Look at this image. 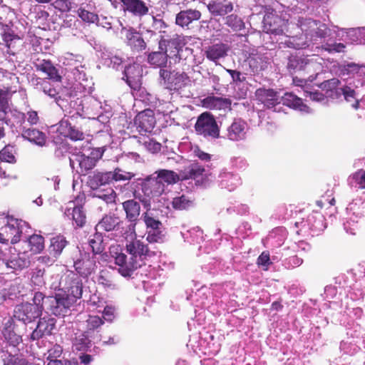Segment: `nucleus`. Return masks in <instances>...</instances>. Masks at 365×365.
Segmentation results:
<instances>
[{
  "label": "nucleus",
  "mask_w": 365,
  "mask_h": 365,
  "mask_svg": "<svg viewBox=\"0 0 365 365\" xmlns=\"http://www.w3.org/2000/svg\"><path fill=\"white\" fill-rule=\"evenodd\" d=\"M298 25L303 33L300 36H284L285 21L274 13H267L263 18V31L267 34L279 36L277 41L280 46L294 49H303L309 45L308 41L313 43L325 40L331 36V30L326 24L310 18H300Z\"/></svg>",
  "instance_id": "1"
},
{
  "label": "nucleus",
  "mask_w": 365,
  "mask_h": 365,
  "mask_svg": "<svg viewBox=\"0 0 365 365\" xmlns=\"http://www.w3.org/2000/svg\"><path fill=\"white\" fill-rule=\"evenodd\" d=\"M125 250L129 255L119 253L115 258V264L118 266V272L124 277H130L134 271L144 264L148 257L155 255L153 251L150 250L147 244L142 239L136 237L134 225H128L125 232Z\"/></svg>",
  "instance_id": "2"
},
{
  "label": "nucleus",
  "mask_w": 365,
  "mask_h": 365,
  "mask_svg": "<svg viewBox=\"0 0 365 365\" xmlns=\"http://www.w3.org/2000/svg\"><path fill=\"white\" fill-rule=\"evenodd\" d=\"M361 68L354 63L341 64L339 67V78H331L324 81L325 87L330 90H336L339 96H343L344 98L351 103L355 109L361 108L362 101L359 99V93L356 90L359 86H363L364 82L359 78L361 76Z\"/></svg>",
  "instance_id": "3"
},
{
  "label": "nucleus",
  "mask_w": 365,
  "mask_h": 365,
  "mask_svg": "<svg viewBox=\"0 0 365 365\" xmlns=\"http://www.w3.org/2000/svg\"><path fill=\"white\" fill-rule=\"evenodd\" d=\"M61 98L64 101L65 106L59 107L70 114L73 112V113L67 118H63L56 125V133L74 141L83 140L85 136L83 132L73 125V123L76 116L81 117L82 115L81 108H83L84 98L83 99L78 98L77 92L71 88H63Z\"/></svg>",
  "instance_id": "4"
},
{
  "label": "nucleus",
  "mask_w": 365,
  "mask_h": 365,
  "mask_svg": "<svg viewBox=\"0 0 365 365\" xmlns=\"http://www.w3.org/2000/svg\"><path fill=\"white\" fill-rule=\"evenodd\" d=\"M322 65L317 62L316 59L308 55H291L287 59V69L290 74L298 72H306L311 73L307 78H299L298 77L293 78V83L301 87H304L307 82H312L316 79L320 71H322Z\"/></svg>",
  "instance_id": "5"
},
{
  "label": "nucleus",
  "mask_w": 365,
  "mask_h": 365,
  "mask_svg": "<svg viewBox=\"0 0 365 365\" xmlns=\"http://www.w3.org/2000/svg\"><path fill=\"white\" fill-rule=\"evenodd\" d=\"M102 155L100 149H92L88 154L82 152L73 153L69 157L70 166L73 172L84 175L96 166Z\"/></svg>",
  "instance_id": "6"
},
{
  "label": "nucleus",
  "mask_w": 365,
  "mask_h": 365,
  "mask_svg": "<svg viewBox=\"0 0 365 365\" xmlns=\"http://www.w3.org/2000/svg\"><path fill=\"white\" fill-rule=\"evenodd\" d=\"M365 219V200L354 199L346 207V217L344 229L346 233L354 235L358 228V223Z\"/></svg>",
  "instance_id": "7"
},
{
  "label": "nucleus",
  "mask_w": 365,
  "mask_h": 365,
  "mask_svg": "<svg viewBox=\"0 0 365 365\" xmlns=\"http://www.w3.org/2000/svg\"><path fill=\"white\" fill-rule=\"evenodd\" d=\"M195 129L197 135L208 140L220 137V128L214 116L207 112L200 114L195 123Z\"/></svg>",
  "instance_id": "8"
},
{
  "label": "nucleus",
  "mask_w": 365,
  "mask_h": 365,
  "mask_svg": "<svg viewBox=\"0 0 365 365\" xmlns=\"http://www.w3.org/2000/svg\"><path fill=\"white\" fill-rule=\"evenodd\" d=\"M46 302H48L47 309L50 313L56 317L68 315L71 312L72 307L76 304L63 292L56 293L54 296H48L46 298Z\"/></svg>",
  "instance_id": "9"
},
{
  "label": "nucleus",
  "mask_w": 365,
  "mask_h": 365,
  "mask_svg": "<svg viewBox=\"0 0 365 365\" xmlns=\"http://www.w3.org/2000/svg\"><path fill=\"white\" fill-rule=\"evenodd\" d=\"M50 81L47 78L33 76L30 83L36 91L43 93L51 99H53L58 106H65L64 101L61 98L63 88L56 86Z\"/></svg>",
  "instance_id": "10"
},
{
  "label": "nucleus",
  "mask_w": 365,
  "mask_h": 365,
  "mask_svg": "<svg viewBox=\"0 0 365 365\" xmlns=\"http://www.w3.org/2000/svg\"><path fill=\"white\" fill-rule=\"evenodd\" d=\"M295 226L299 228L301 232H309L312 235H319L327 227L324 215L319 212H313L306 219L296 222Z\"/></svg>",
  "instance_id": "11"
},
{
  "label": "nucleus",
  "mask_w": 365,
  "mask_h": 365,
  "mask_svg": "<svg viewBox=\"0 0 365 365\" xmlns=\"http://www.w3.org/2000/svg\"><path fill=\"white\" fill-rule=\"evenodd\" d=\"M6 223L2 227L5 236L10 239L11 244H16L20 240L21 235L29 228V224L13 216L6 215L5 217Z\"/></svg>",
  "instance_id": "12"
},
{
  "label": "nucleus",
  "mask_w": 365,
  "mask_h": 365,
  "mask_svg": "<svg viewBox=\"0 0 365 365\" xmlns=\"http://www.w3.org/2000/svg\"><path fill=\"white\" fill-rule=\"evenodd\" d=\"M205 170L198 163H192L180 172V180H194L195 185L205 187L210 183L209 176L205 173Z\"/></svg>",
  "instance_id": "13"
},
{
  "label": "nucleus",
  "mask_w": 365,
  "mask_h": 365,
  "mask_svg": "<svg viewBox=\"0 0 365 365\" xmlns=\"http://www.w3.org/2000/svg\"><path fill=\"white\" fill-rule=\"evenodd\" d=\"M63 292L76 303L82 297L83 282L78 274L71 272L65 277Z\"/></svg>",
  "instance_id": "14"
},
{
  "label": "nucleus",
  "mask_w": 365,
  "mask_h": 365,
  "mask_svg": "<svg viewBox=\"0 0 365 365\" xmlns=\"http://www.w3.org/2000/svg\"><path fill=\"white\" fill-rule=\"evenodd\" d=\"M165 185L155 176V173L147 176L142 182V191L143 196L140 197H148L155 202V198L165 192Z\"/></svg>",
  "instance_id": "15"
},
{
  "label": "nucleus",
  "mask_w": 365,
  "mask_h": 365,
  "mask_svg": "<svg viewBox=\"0 0 365 365\" xmlns=\"http://www.w3.org/2000/svg\"><path fill=\"white\" fill-rule=\"evenodd\" d=\"M42 314L36 306H32L29 302L21 303L16 306L14 317L25 324L34 322Z\"/></svg>",
  "instance_id": "16"
},
{
  "label": "nucleus",
  "mask_w": 365,
  "mask_h": 365,
  "mask_svg": "<svg viewBox=\"0 0 365 365\" xmlns=\"http://www.w3.org/2000/svg\"><path fill=\"white\" fill-rule=\"evenodd\" d=\"M56 319L49 316L40 318L36 329L30 334V340L38 341L51 336L56 326Z\"/></svg>",
  "instance_id": "17"
},
{
  "label": "nucleus",
  "mask_w": 365,
  "mask_h": 365,
  "mask_svg": "<svg viewBox=\"0 0 365 365\" xmlns=\"http://www.w3.org/2000/svg\"><path fill=\"white\" fill-rule=\"evenodd\" d=\"M142 68L138 63H129L125 66L123 79L133 90H137L140 86V79L142 77Z\"/></svg>",
  "instance_id": "18"
},
{
  "label": "nucleus",
  "mask_w": 365,
  "mask_h": 365,
  "mask_svg": "<svg viewBox=\"0 0 365 365\" xmlns=\"http://www.w3.org/2000/svg\"><path fill=\"white\" fill-rule=\"evenodd\" d=\"M159 48L164 52H166L168 57L174 58L175 61L180 60L182 58L183 43L178 38H173L169 40H160Z\"/></svg>",
  "instance_id": "19"
},
{
  "label": "nucleus",
  "mask_w": 365,
  "mask_h": 365,
  "mask_svg": "<svg viewBox=\"0 0 365 365\" xmlns=\"http://www.w3.org/2000/svg\"><path fill=\"white\" fill-rule=\"evenodd\" d=\"M99 341L90 337L89 334L80 331L75 334L72 349L73 351L91 352L93 348L96 349L94 344Z\"/></svg>",
  "instance_id": "20"
},
{
  "label": "nucleus",
  "mask_w": 365,
  "mask_h": 365,
  "mask_svg": "<svg viewBox=\"0 0 365 365\" xmlns=\"http://www.w3.org/2000/svg\"><path fill=\"white\" fill-rule=\"evenodd\" d=\"M14 322L12 318L9 317L4 319L1 334L10 349L19 347L21 344V336L16 334L14 331Z\"/></svg>",
  "instance_id": "21"
},
{
  "label": "nucleus",
  "mask_w": 365,
  "mask_h": 365,
  "mask_svg": "<svg viewBox=\"0 0 365 365\" xmlns=\"http://www.w3.org/2000/svg\"><path fill=\"white\" fill-rule=\"evenodd\" d=\"M81 117L96 119L103 113L101 102L93 96H85Z\"/></svg>",
  "instance_id": "22"
},
{
  "label": "nucleus",
  "mask_w": 365,
  "mask_h": 365,
  "mask_svg": "<svg viewBox=\"0 0 365 365\" xmlns=\"http://www.w3.org/2000/svg\"><path fill=\"white\" fill-rule=\"evenodd\" d=\"M206 6L208 11L213 17H224L231 13L234 9L231 0H209Z\"/></svg>",
  "instance_id": "23"
},
{
  "label": "nucleus",
  "mask_w": 365,
  "mask_h": 365,
  "mask_svg": "<svg viewBox=\"0 0 365 365\" xmlns=\"http://www.w3.org/2000/svg\"><path fill=\"white\" fill-rule=\"evenodd\" d=\"M124 13H129L133 16L141 18L148 14L149 6L143 0H123Z\"/></svg>",
  "instance_id": "24"
},
{
  "label": "nucleus",
  "mask_w": 365,
  "mask_h": 365,
  "mask_svg": "<svg viewBox=\"0 0 365 365\" xmlns=\"http://www.w3.org/2000/svg\"><path fill=\"white\" fill-rule=\"evenodd\" d=\"M247 129V124L245 120L235 119L227 129V138L232 141L243 140L246 138Z\"/></svg>",
  "instance_id": "25"
},
{
  "label": "nucleus",
  "mask_w": 365,
  "mask_h": 365,
  "mask_svg": "<svg viewBox=\"0 0 365 365\" xmlns=\"http://www.w3.org/2000/svg\"><path fill=\"white\" fill-rule=\"evenodd\" d=\"M257 100L269 109L274 108L276 111V106L279 104V97L277 93L273 89L258 88L255 92Z\"/></svg>",
  "instance_id": "26"
},
{
  "label": "nucleus",
  "mask_w": 365,
  "mask_h": 365,
  "mask_svg": "<svg viewBox=\"0 0 365 365\" xmlns=\"http://www.w3.org/2000/svg\"><path fill=\"white\" fill-rule=\"evenodd\" d=\"M2 262L11 272L22 270L28 267L30 264V261L24 253L14 254L9 257H5L2 259Z\"/></svg>",
  "instance_id": "27"
},
{
  "label": "nucleus",
  "mask_w": 365,
  "mask_h": 365,
  "mask_svg": "<svg viewBox=\"0 0 365 365\" xmlns=\"http://www.w3.org/2000/svg\"><path fill=\"white\" fill-rule=\"evenodd\" d=\"M135 124L140 132L150 133L155 125V118L151 110H145L135 118Z\"/></svg>",
  "instance_id": "28"
},
{
  "label": "nucleus",
  "mask_w": 365,
  "mask_h": 365,
  "mask_svg": "<svg viewBox=\"0 0 365 365\" xmlns=\"http://www.w3.org/2000/svg\"><path fill=\"white\" fill-rule=\"evenodd\" d=\"M125 43L134 52L143 51L147 46L142 34L133 28L126 31Z\"/></svg>",
  "instance_id": "29"
},
{
  "label": "nucleus",
  "mask_w": 365,
  "mask_h": 365,
  "mask_svg": "<svg viewBox=\"0 0 365 365\" xmlns=\"http://www.w3.org/2000/svg\"><path fill=\"white\" fill-rule=\"evenodd\" d=\"M201 16V12L197 9L182 10L176 14L175 24L182 28H188L193 21H198Z\"/></svg>",
  "instance_id": "30"
},
{
  "label": "nucleus",
  "mask_w": 365,
  "mask_h": 365,
  "mask_svg": "<svg viewBox=\"0 0 365 365\" xmlns=\"http://www.w3.org/2000/svg\"><path fill=\"white\" fill-rule=\"evenodd\" d=\"M123 208L125 212L126 219L130 222L129 225H133L134 229H135V225L137 222L139 220V216L140 214V206L139 202L135 200H128L123 202Z\"/></svg>",
  "instance_id": "31"
},
{
  "label": "nucleus",
  "mask_w": 365,
  "mask_h": 365,
  "mask_svg": "<svg viewBox=\"0 0 365 365\" xmlns=\"http://www.w3.org/2000/svg\"><path fill=\"white\" fill-rule=\"evenodd\" d=\"M73 207H66L64 215L73 220V224L76 227H82L86 222V216L81 205H75L74 202H70Z\"/></svg>",
  "instance_id": "32"
},
{
  "label": "nucleus",
  "mask_w": 365,
  "mask_h": 365,
  "mask_svg": "<svg viewBox=\"0 0 365 365\" xmlns=\"http://www.w3.org/2000/svg\"><path fill=\"white\" fill-rule=\"evenodd\" d=\"M218 182L222 189L231 192L241 184V179L237 174L225 171L219 175Z\"/></svg>",
  "instance_id": "33"
},
{
  "label": "nucleus",
  "mask_w": 365,
  "mask_h": 365,
  "mask_svg": "<svg viewBox=\"0 0 365 365\" xmlns=\"http://www.w3.org/2000/svg\"><path fill=\"white\" fill-rule=\"evenodd\" d=\"M113 175L109 172H95L89 176L88 184L92 190H98L102 185H108L113 182Z\"/></svg>",
  "instance_id": "34"
},
{
  "label": "nucleus",
  "mask_w": 365,
  "mask_h": 365,
  "mask_svg": "<svg viewBox=\"0 0 365 365\" xmlns=\"http://www.w3.org/2000/svg\"><path fill=\"white\" fill-rule=\"evenodd\" d=\"M121 221L114 215H106L96 225V231L103 235V232H110L118 228Z\"/></svg>",
  "instance_id": "35"
},
{
  "label": "nucleus",
  "mask_w": 365,
  "mask_h": 365,
  "mask_svg": "<svg viewBox=\"0 0 365 365\" xmlns=\"http://www.w3.org/2000/svg\"><path fill=\"white\" fill-rule=\"evenodd\" d=\"M37 71H42L48 76L47 79L53 82H61L62 77L58 73V69L53 66L51 61L42 60L35 63Z\"/></svg>",
  "instance_id": "36"
},
{
  "label": "nucleus",
  "mask_w": 365,
  "mask_h": 365,
  "mask_svg": "<svg viewBox=\"0 0 365 365\" xmlns=\"http://www.w3.org/2000/svg\"><path fill=\"white\" fill-rule=\"evenodd\" d=\"M73 266L78 275L83 278L90 276L96 268V261L90 258L78 259Z\"/></svg>",
  "instance_id": "37"
},
{
  "label": "nucleus",
  "mask_w": 365,
  "mask_h": 365,
  "mask_svg": "<svg viewBox=\"0 0 365 365\" xmlns=\"http://www.w3.org/2000/svg\"><path fill=\"white\" fill-rule=\"evenodd\" d=\"M85 323L86 330L83 332L89 334L92 339L101 341V335L98 329L103 324V319L98 316H89Z\"/></svg>",
  "instance_id": "38"
},
{
  "label": "nucleus",
  "mask_w": 365,
  "mask_h": 365,
  "mask_svg": "<svg viewBox=\"0 0 365 365\" xmlns=\"http://www.w3.org/2000/svg\"><path fill=\"white\" fill-rule=\"evenodd\" d=\"M228 46L224 43H215L205 50L206 58L217 64V61L227 56Z\"/></svg>",
  "instance_id": "39"
},
{
  "label": "nucleus",
  "mask_w": 365,
  "mask_h": 365,
  "mask_svg": "<svg viewBox=\"0 0 365 365\" xmlns=\"http://www.w3.org/2000/svg\"><path fill=\"white\" fill-rule=\"evenodd\" d=\"M283 105L298 110L303 113H309L310 108L303 103L302 98L297 97L292 93H286L282 97Z\"/></svg>",
  "instance_id": "40"
},
{
  "label": "nucleus",
  "mask_w": 365,
  "mask_h": 365,
  "mask_svg": "<svg viewBox=\"0 0 365 365\" xmlns=\"http://www.w3.org/2000/svg\"><path fill=\"white\" fill-rule=\"evenodd\" d=\"M168 55L166 52L160 50V51H153L148 55V64L155 68L160 70L167 68Z\"/></svg>",
  "instance_id": "41"
},
{
  "label": "nucleus",
  "mask_w": 365,
  "mask_h": 365,
  "mask_svg": "<svg viewBox=\"0 0 365 365\" xmlns=\"http://www.w3.org/2000/svg\"><path fill=\"white\" fill-rule=\"evenodd\" d=\"M11 94L8 91L0 90V121L9 124L8 113L11 111L9 101Z\"/></svg>",
  "instance_id": "42"
},
{
  "label": "nucleus",
  "mask_w": 365,
  "mask_h": 365,
  "mask_svg": "<svg viewBox=\"0 0 365 365\" xmlns=\"http://www.w3.org/2000/svg\"><path fill=\"white\" fill-rule=\"evenodd\" d=\"M14 349H10L9 344L6 343V341L0 340V358L4 362V365H6V361H12L13 359H20L24 357L19 354L20 349L19 347H15Z\"/></svg>",
  "instance_id": "43"
},
{
  "label": "nucleus",
  "mask_w": 365,
  "mask_h": 365,
  "mask_svg": "<svg viewBox=\"0 0 365 365\" xmlns=\"http://www.w3.org/2000/svg\"><path fill=\"white\" fill-rule=\"evenodd\" d=\"M154 173L155 176L163 182V185H165V187L169 185H173L180 180V173L178 174L173 170L161 169Z\"/></svg>",
  "instance_id": "44"
},
{
  "label": "nucleus",
  "mask_w": 365,
  "mask_h": 365,
  "mask_svg": "<svg viewBox=\"0 0 365 365\" xmlns=\"http://www.w3.org/2000/svg\"><path fill=\"white\" fill-rule=\"evenodd\" d=\"M252 71L255 73L264 70L267 65V58L261 53L252 54L247 58Z\"/></svg>",
  "instance_id": "45"
},
{
  "label": "nucleus",
  "mask_w": 365,
  "mask_h": 365,
  "mask_svg": "<svg viewBox=\"0 0 365 365\" xmlns=\"http://www.w3.org/2000/svg\"><path fill=\"white\" fill-rule=\"evenodd\" d=\"M21 135L24 138L39 146H43L46 142L45 134L35 128H24Z\"/></svg>",
  "instance_id": "46"
},
{
  "label": "nucleus",
  "mask_w": 365,
  "mask_h": 365,
  "mask_svg": "<svg viewBox=\"0 0 365 365\" xmlns=\"http://www.w3.org/2000/svg\"><path fill=\"white\" fill-rule=\"evenodd\" d=\"M67 244L68 242L66 237L62 235H58L51 238V245L48 247L49 254L53 257H58Z\"/></svg>",
  "instance_id": "47"
},
{
  "label": "nucleus",
  "mask_w": 365,
  "mask_h": 365,
  "mask_svg": "<svg viewBox=\"0 0 365 365\" xmlns=\"http://www.w3.org/2000/svg\"><path fill=\"white\" fill-rule=\"evenodd\" d=\"M180 233L184 241L190 244H200L203 239L202 230L198 227L181 231Z\"/></svg>",
  "instance_id": "48"
},
{
  "label": "nucleus",
  "mask_w": 365,
  "mask_h": 365,
  "mask_svg": "<svg viewBox=\"0 0 365 365\" xmlns=\"http://www.w3.org/2000/svg\"><path fill=\"white\" fill-rule=\"evenodd\" d=\"M224 24L229 27L232 31H240L245 29L243 20L237 14L226 15L223 18Z\"/></svg>",
  "instance_id": "49"
},
{
  "label": "nucleus",
  "mask_w": 365,
  "mask_h": 365,
  "mask_svg": "<svg viewBox=\"0 0 365 365\" xmlns=\"http://www.w3.org/2000/svg\"><path fill=\"white\" fill-rule=\"evenodd\" d=\"M230 104L228 99L220 97L210 96L204 100V105L210 109L220 110L228 107Z\"/></svg>",
  "instance_id": "50"
},
{
  "label": "nucleus",
  "mask_w": 365,
  "mask_h": 365,
  "mask_svg": "<svg viewBox=\"0 0 365 365\" xmlns=\"http://www.w3.org/2000/svg\"><path fill=\"white\" fill-rule=\"evenodd\" d=\"M88 243L94 255L101 254L105 249L103 235L97 231H96L93 237L89 240Z\"/></svg>",
  "instance_id": "51"
},
{
  "label": "nucleus",
  "mask_w": 365,
  "mask_h": 365,
  "mask_svg": "<svg viewBox=\"0 0 365 365\" xmlns=\"http://www.w3.org/2000/svg\"><path fill=\"white\" fill-rule=\"evenodd\" d=\"M93 197L104 201L106 204H113L115 202L116 194L113 189L109 187L103 190H97Z\"/></svg>",
  "instance_id": "52"
},
{
  "label": "nucleus",
  "mask_w": 365,
  "mask_h": 365,
  "mask_svg": "<svg viewBox=\"0 0 365 365\" xmlns=\"http://www.w3.org/2000/svg\"><path fill=\"white\" fill-rule=\"evenodd\" d=\"M187 79V76L185 72L173 71V76L170 83L169 84L168 89L177 90L180 88Z\"/></svg>",
  "instance_id": "53"
},
{
  "label": "nucleus",
  "mask_w": 365,
  "mask_h": 365,
  "mask_svg": "<svg viewBox=\"0 0 365 365\" xmlns=\"http://www.w3.org/2000/svg\"><path fill=\"white\" fill-rule=\"evenodd\" d=\"M96 282L103 286L104 288L114 289L115 284L112 279L110 274L106 270H102L99 272L96 277Z\"/></svg>",
  "instance_id": "54"
},
{
  "label": "nucleus",
  "mask_w": 365,
  "mask_h": 365,
  "mask_svg": "<svg viewBox=\"0 0 365 365\" xmlns=\"http://www.w3.org/2000/svg\"><path fill=\"white\" fill-rule=\"evenodd\" d=\"M205 290V289L203 288L197 289V291L194 294L187 296V299L195 302L197 307H208V303L206 302L207 300V297Z\"/></svg>",
  "instance_id": "55"
},
{
  "label": "nucleus",
  "mask_w": 365,
  "mask_h": 365,
  "mask_svg": "<svg viewBox=\"0 0 365 365\" xmlns=\"http://www.w3.org/2000/svg\"><path fill=\"white\" fill-rule=\"evenodd\" d=\"M146 235V240L149 243H163L165 240V235L162 228L147 230Z\"/></svg>",
  "instance_id": "56"
},
{
  "label": "nucleus",
  "mask_w": 365,
  "mask_h": 365,
  "mask_svg": "<svg viewBox=\"0 0 365 365\" xmlns=\"http://www.w3.org/2000/svg\"><path fill=\"white\" fill-rule=\"evenodd\" d=\"M361 28H353L347 30H342L345 33L344 40L350 43H359L361 42Z\"/></svg>",
  "instance_id": "57"
},
{
  "label": "nucleus",
  "mask_w": 365,
  "mask_h": 365,
  "mask_svg": "<svg viewBox=\"0 0 365 365\" xmlns=\"http://www.w3.org/2000/svg\"><path fill=\"white\" fill-rule=\"evenodd\" d=\"M140 202L143 204V207L146 210L142 214V218L146 219V217L150 218L159 219L157 215V210L151 208L152 203L154 202L152 200L148 197H138Z\"/></svg>",
  "instance_id": "58"
},
{
  "label": "nucleus",
  "mask_w": 365,
  "mask_h": 365,
  "mask_svg": "<svg viewBox=\"0 0 365 365\" xmlns=\"http://www.w3.org/2000/svg\"><path fill=\"white\" fill-rule=\"evenodd\" d=\"M349 182L351 186L358 185L359 187L365 189V170H359L350 175Z\"/></svg>",
  "instance_id": "59"
},
{
  "label": "nucleus",
  "mask_w": 365,
  "mask_h": 365,
  "mask_svg": "<svg viewBox=\"0 0 365 365\" xmlns=\"http://www.w3.org/2000/svg\"><path fill=\"white\" fill-rule=\"evenodd\" d=\"M29 244L32 252H39L44 248V238L39 235H33L29 238Z\"/></svg>",
  "instance_id": "60"
},
{
  "label": "nucleus",
  "mask_w": 365,
  "mask_h": 365,
  "mask_svg": "<svg viewBox=\"0 0 365 365\" xmlns=\"http://www.w3.org/2000/svg\"><path fill=\"white\" fill-rule=\"evenodd\" d=\"M14 147L8 145H6L1 150H0V160L9 163H16Z\"/></svg>",
  "instance_id": "61"
},
{
  "label": "nucleus",
  "mask_w": 365,
  "mask_h": 365,
  "mask_svg": "<svg viewBox=\"0 0 365 365\" xmlns=\"http://www.w3.org/2000/svg\"><path fill=\"white\" fill-rule=\"evenodd\" d=\"M124 63V59L117 55H108L107 58H105V63L108 65V66L111 67L115 70H120L123 68V63Z\"/></svg>",
  "instance_id": "62"
},
{
  "label": "nucleus",
  "mask_w": 365,
  "mask_h": 365,
  "mask_svg": "<svg viewBox=\"0 0 365 365\" xmlns=\"http://www.w3.org/2000/svg\"><path fill=\"white\" fill-rule=\"evenodd\" d=\"M322 48L330 53H341L344 51L346 46L343 43L330 42L327 41L322 43Z\"/></svg>",
  "instance_id": "63"
},
{
  "label": "nucleus",
  "mask_w": 365,
  "mask_h": 365,
  "mask_svg": "<svg viewBox=\"0 0 365 365\" xmlns=\"http://www.w3.org/2000/svg\"><path fill=\"white\" fill-rule=\"evenodd\" d=\"M172 205L175 209L184 210L187 209L192 205V201L184 195H182L174 197L172 201Z\"/></svg>",
  "instance_id": "64"
}]
</instances>
